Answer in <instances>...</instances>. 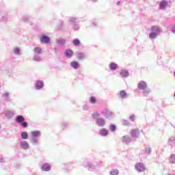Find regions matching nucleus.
Instances as JSON below:
<instances>
[{
    "label": "nucleus",
    "instance_id": "nucleus-43",
    "mask_svg": "<svg viewBox=\"0 0 175 175\" xmlns=\"http://www.w3.org/2000/svg\"><path fill=\"white\" fill-rule=\"evenodd\" d=\"M122 125L128 126V125H129V122H128V120H126L125 119H122Z\"/></svg>",
    "mask_w": 175,
    "mask_h": 175
},
{
    "label": "nucleus",
    "instance_id": "nucleus-2",
    "mask_svg": "<svg viewBox=\"0 0 175 175\" xmlns=\"http://www.w3.org/2000/svg\"><path fill=\"white\" fill-rule=\"evenodd\" d=\"M31 135L32 136L31 139H30V143L33 146H36L39 143V136H40L41 133L39 131H31Z\"/></svg>",
    "mask_w": 175,
    "mask_h": 175
},
{
    "label": "nucleus",
    "instance_id": "nucleus-3",
    "mask_svg": "<svg viewBox=\"0 0 175 175\" xmlns=\"http://www.w3.org/2000/svg\"><path fill=\"white\" fill-rule=\"evenodd\" d=\"M70 25H71L74 31H79L80 29V25H79V21H77V18L70 16L68 20Z\"/></svg>",
    "mask_w": 175,
    "mask_h": 175
},
{
    "label": "nucleus",
    "instance_id": "nucleus-12",
    "mask_svg": "<svg viewBox=\"0 0 175 175\" xmlns=\"http://www.w3.org/2000/svg\"><path fill=\"white\" fill-rule=\"evenodd\" d=\"M41 169L43 172H50L51 170V165L50 163H46L42 164Z\"/></svg>",
    "mask_w": 175,
    "mask_h": 175
},
{
    "label": "nucleus",
    "instance_id": "nucleus-24",
    "mask_svg": "<svg viewBox=\"0 0 175 175\" xmlns=\"http://www.w3.org/2000/svg\"><path fill=\"white\" fill-rule=\"evenodd\" d=\"M121 77L126 78L129 76V72L126 70H122L120 72Z\"/></svg>",
    "mask_w": 175,
    "mask_h": 175
},
{
    "label": "nucleus",
    "instance_id": "nucleus-27",
    "mask_svg": "<svg viewBox=\"0 0 175 175\" xmlns=\"http://www.w3.org/2000/svg\"><path fill=\"white\" fill-rule=\"evenodd\" d=\"M21 137L23 140H27L28 139V133L27 131H23L21 133Z\"/></svg>",
    "mask_w": 175,
    "mask_h": 175
},
{
    "label": "nucleus",
    "instance_id": "nucleus-5",
    "mask_svg": "<svg viewBox=\"0 0 175 175\" xmlns=\"http://www.w3.org/2000/svg\"><path fill=\"white\" fill-rule=\"evenodd\" d=\"M101 114L105 117V118L108 120H111L114 117V113L111 112V111L108 109H105L101 111Z\"/></svg>",
    "mask_w": 175,
    "mask_h": 175
},
{
    "label": "nucleus",
    "instance_id": "nucleus-33",
    "mask_svg": "<svg viewBox=\"0 0 175 175\" xmlns=\"http://www.w3.org/2000/svg\"><path fill=\"white\" fill-rule=\"evenodd\" d=\"M109 130L111 132H116V131H117V126H116L115 124H111L109 125Z\"/></svg>",
    "mask_w": 175,
    "mask_h": 175
},
{
    "label": "nucleus",
    "instance_id": "nucleus-22",
    "mask_svg": "<svg viewBox=\"0 0 175 175\" xmlns=\"http://www.w3.org/2000/svg\"><path fill=\"white\" fill-rule=\"evenodd\" d=\"M56 43L57 46H64V44L66 43V40L64 38H58V39H56Z\"/></svg>",
    "mask_w": 175,
    "mask_h": 175
},
{
    "label": "nucleus",
    "instance_id": "nucleus-42",
    "mask_svg": "<svg viewBox=\"0 0 175 175\" xmlns=\"http://www.w3.org/2000/svg\"><path fill=\"white\" fill-rule=\"evenodd\" d=\"M170 163H175V155L172 154L170 159Z\"/></svg>",
    "mask_w": 175,
    "mask_h": 175
},
{
    "label": "nucleus",
    "instance_id": "nucleus-10",
    "mask_svg": "<svg viewBox=\"0 0 175 175\" xmlns=\"http://www.w3.org/2000/svg\"><path fill=\"white\" fill-rule=\"evenodd\" d=\"M137 88L140 91H143L144 90L147 88V83L144 81H141L137 85Z\"/></svg>",
    "mask_w": 175,
    "mask_h": 175
},
{
    "label": "nucleus",
    "instance_id": "nucleus-6",
    "mask_svg": "<svg viewBox=\"0 0 175 175\" xmlns=\"http://www.w3.org/2000/svg\"><path fill=\"white\" fill-rule=\"evenodd\" d=\"M34 87L35 89L37 90L38 91L43 90L44 87V82H43V81L42 80H37L34 83Z\"/></svg>",
    "mask_w": 175,
    "mask_h": 175
},
{
    "label": "nucleus",
    "instance_id": "nucleus-41",
    "mask_svg": "<svg viewBox=\"0 0 175 175\" xmlns=\"http://www.w3.org/2000/svg\"><path fill=\"white\" fill-rule=\"evenodd\" d=\"M118 173H119L118 170H112L109 172L110 175H118Z\"/></svg>",
    "mask_w": 175,
    "mask_h": 175
},
{
    "label": "nucleus",
    "instance_id": "nucleus-37",
    "mask_svg": "<svg viewBox=\"0 0 175 175\" xmlns=\"http://www.w3.org/2000/svg\"><path fill=\"white\" fill-rule=\"evenodd\" d=\"M22 21H23V23H28V21H29V16L28 15H25L22 17Z\"/></svg>",
    "mask_w": 175,
    "mask_h": 175
},
{
    "label": "nucleus",
    "instance_id": "nucleus-30",
    "mask_svg": "<svg viewBox=\"0 0 175 175\" xmlns=\"http://www.w3.org/2000/svg\"><path fill=\"white\" fill-rule=\"evenodd\" d=\"M151 151H152L151 147L150 146L145 147V154L146 155H151Z\"/></svg>",
    "mask_w": 175,
    "mask_h": 175
},
{
    "label": "nucleus",
    "instance_id": "nucleus-53",
    "mask_svg": "<svg viewBox=\"0 0 175 175\" xmlns=\"http://www.w3.org/2000/svg\"><path fill=\"white\" fill-rule=\"evenodd\" d=\"M93 24L94 25V26L96 25L95 24V23H93Z\"/></svg>",
    "mask_w": 175,
    "mask_h": 175
},
{
    "label": "nucleus",
    "instance_id": "nucleus-11",
    "mask_svg": "<svg viewBox=\"0 0 175 175\" xmlns=\"http://www.w3.org/2000/svg\"><path fill=\"white\" fill-rule=\"evenodd\" d=\"M20 148L22 150H29V144L27 141L20 142Z\"/></svg>",
    "mask_w": 175,
    "mask_h": 175
},
{
    "label": "nucleus",
    "instance_id": "nucleus-31",
    "mask_svg": "<svg viewBox=\"0 0 175 175\" xmlns=\"http://www.w3.org/2000/svg\"><path fill=\"white\" fill-rule=\"evenodd\" d=\"M13 52L15 54V55H20V53H21V49L18 47H16L13 49Z\"/></svg>",
    "mask_w": 175,
    "mask_h": 175
},
{
    "label": "nucleus",
    "instance_id": "nucleus-8",
    "mask_svg": "<svg viewBox=\"0 0 175 175\" xmlns=\"http://www.w3.org/2000/svg\"><path fill=\"white\" fill-rule=\"evenodd\" d=\"M40 42L41 43L48 44V43H50V42H51V40L50 39V37L46 36V34H42L40 38Z\"/></svg>",
    "mask_w": 175,
    "mask_h": 175
},
{
    "label": "nucleus",
    "instance_id": "nucleus-23",
    "mask_svg": "<svg viewBox=\"0 0 175 175\" xmlns=\"http://www.w3.org/2000/svg\"><path fill=\"white\" fill-rule=\"evenodd\" d=\"M131 135L132 137H135L137 139V137H139V135H140V133H139V130L134 129L131 131Z\"/></svg>",
    "mask_w": 175,
    "mask_h": 175
},
{
    "label": "nucleus",
    "instance_id": "nucleus-20",
    "mask_svg": "<svg viewBox=\"0 0 175 175\" xmlns=\"http://www.w3.org/2000/svg\"><path fill=\"white\" fill-rule=\"evenodd\" d=\"M99 135L103 137H106L109 135V131L106 129H102L99 131Z\"/></svg>",
    "mask_w": 175,
    "mask_h": 175
},
{
    "label": "nucleus",
    "instance_id": "nucleus-25",
    "mask_svg": "<svg viewBox=\"0 0 175 175\" xmlns=\"http://www.w3.org/2000/svg\"><path fill=\"white\" fill-rule=\"evenodd\" d=\"M120 98L126 99L128 98V94L126 93V92H125V90H122L120 92Z\"/></svg>",
    "mask_w": 175,
    "mask_h": 175
},
{
    "label": "nucleus",
    "instance_id": "nucleus-18",
    "mask_svg": "<svg viewBox=\"0 0 175 175\" xmlns=\"http://www.w3.org/2000/svg\"><path fill=\"white\" fill-rule=\"evenodd\" d=\"M167 6V1L163 0L159 3V9L163 10L164 9H166Z\"/></svg>",
    "mask_w": 175,
    "mask_h": 175
},
{
    "label": "nucleus",
    "instance_id": "nucleus-29",
    "mask_svg": "<svg viewBox=\"0 0 175 175\" xmlns=\"http://www.w3.org/2000/svg\"><path fill=\"white\" fill-rule=\"evenodd\" d=\"M33 60L36 61V62H40V61H42V58L39 55L34 54Z\"/></svg>",
    "mask_w": 175,
    "mask_h": 175
},
{
    "label": "nucleus",
    "instance_id": "nucleus-13",
    "mask_svg": "<svg viewBox=\"0 0 175 175\" xmlns=\"http://www.w3.org/2000/svg\"><path fill=\"white\" fill-rule=\"evenodd\" d=\"M64 56L66 58H72L73 57V51L70 49H67L64 51Z\"/></svg>",
    "mask_w": 175,
    "mask_h": 175
},
{
    "label": "nucleus",
    "instance_id": "nucleus-47",
    "mask_svg": "<svg viewBox=\"0 0 175 175\" xmlns=\"http://www.w3.org/2000/svg\"><path fill=\"white\" fill-rule=\"evenodd\" d=\"M139 156L141 157V158H146V157H147V156L144 155V154H143V153H141L139 154Z\"/></svg>",
    "mask_w": 175,
    "mask_h": 175
},
{
    "label": "nucleus",
    "instance_id": "nucleus-39",
    "mask_svg": "<svg viewBox=\"0 0 175 175\" xmlns=\"http://www.w3.org/2000/svg\"><path fill=\"white\" fill-rule=\"evenodd\" d=\"M90 102L92 105H95V103H96V98H95V96H90Z\"/></svg>",
    "mask_w": 175,
    "mask_h": 175
},
{
    "label": "nucleus",
    "instance_id": "nucleus-45",
    "mask_svg": "<svg viewBox=\"0 0 175 175\" xmlns=\"http://www.w3.org/2000/svg\"><path fill=\"white\" fill-rule=\"evenodd\" d=\"M129 119L131 121H135V115L130 116Z\"/></svg>",
    "mask_w": 175,
    "mask_h": 175
},
{
    "label": "nucleus",
    "instance_id": "nucleus-32",
    "mask_svg": "<svg viewBox=\"0 0 175 175\" xmlns=\"http://www.w3.org/2000/svg\"><path fill=\"white\" fill-rule=\"evenodd\" d=\"M9 20V16L4 15L2 16V18L0 19V21H3V23H8Z\"/></svg>",
    "mask_w": 175,
    "mask_h": 175
},
{
    "label": "nucleus",
    "instance_id": "nucleus-26",
    "mask_svg": "<svg viewBox=\"0 0 175 175\" xmlns=\"http://www.w3.org/2000/svg\"><path fill=\"white\" fill-rule=\"evenodd\" d=\"M5 116L7 118H13V117H14V112L8 111L5 113Z\"/></svg>",
    "mask_w": 175,
    "mask_h": 175
},
{
    "label": "nucleus",
    "instance_id": "nucleus-1",
    "mask_svg": "<svg viewBox=\"0 0 175 175\" xmlns=\"http://www.w3.org/2000/svg\"><path fill=\"white\" fill-rule=\"evenodd\" d=\"M81 165L83 167H88L90 172L95 170V169H96V167L99 166V164H98V162H96V160L95 159H86L83 160Z\"/></svg>",
    "mask_w": 175,
    "mask_h": 175
},
{
    "label": "nucleus",
    "instance_id": "nucleus-48",
    "mask_svg": "<svg viewBox=\"0 0 175 175\" xmlns=\"http://www.w3.org/2000/svg\"><path fill=\"white\" fill-rule=\"evenodd\" d=\"M171 31H172V33H175V25H174V27H172Z\"/></svg>",
    "mask_w": 175,
    "mask_h": 175
},
{
    "label": "nucleus",
    "instance_id": "nucleus-52",
    "mask_svg": "<svg viewBox=\"0 0 175 175\" xmlns=\"http://www.w3.org/2000/svg\"><path fill=\"white\" fill-rule=\"evenodd\" d=\"M61 25H64V22H62V23H61Z\"/></svg>",
    "mask_w": 175,
    "mask_h": 175
},
{
    "label": "nucleus",
    "instance_id": "nucleus-4",
    "mask_svg": "<svg viewBox=\"0 0 175 175\" xmlns=\"http://www.w3.org/2000/svg\"><path fill=\"white\" fill-rule=\"evenodd\" d=\"M15 122L20 124L22 128H28V122H25V118L23 115L16 116Z\"/></svg>",
    "mask_w": 175,
    "mask_h": 175
},
{
    "label": "nucleus",
    "instance_id": "nucleus-36",
    "mask_svg": "<svg viewBox=\"0 0 175 175\" xmlns=\"http://www.w3.org/2000/svg\"><path fill=\"white\" fill-rule=\"evenodd\" d=\"M168 144L170 146H172V144H175V137H172L168 139Z\"/></svg>",
    "mask_w": 175,
    "mask_h": 175
},
{
    "label": "nucleus",
    "instance_id": "nucleus-54",
    "mask_svg": "<svg viewBox=\"0 0 175 175\" xmlns=\"http://www.w3.org/2000/svg\"><path fill=\"white\" fill-rule=\"evenodd\" d=\"M59 29H62V28L60 27Z\"/></svg>",
    "mask_w": 175,
    "mask_h": 175
},
{
    "label": "nucleus",
    "instance_id": "nucleus-21",
    "mask_svg": "<svg viewBox=\"0 0 175 175\" xmlns=\"http://www.w3.org/2000/svg\"><path fill=\"white\" fill-rule=\"evenodd\" d=\"M131 142H132L131 137L125 135L122 137V142L124 143V144H129Z\"/></svg>",
    "mask_w": 175,
    "mask_h": 175
},
{
    "label": "nucleus",
    "instance_id": "nucleus-34",
    "mask_svg": "<svg viewBox=\"0 0 175 175\" xmlns=\"http://www.w3.org/2000/svg\"><path fill=\"white\" fill-rule=\"evenodd\" d=\"M42 49L39 47H36L34 49V54H42Z\"/></svg>",
    "mask_w": 175,
    "mask_h": 175
},
{
    "label": "nucleus",
    "instance_id": "nucleus-40",
    "mask_svg": "<svg viewBox=\"0 0 175 175\" xmlns=\"http://www.w3.org/2000/svg\"><path fill=\"white\" fill-rule=\"evenodd\" d=\"M100 114L98 112H94L93 113H92V117L94 120H96V118H98V117H99Z\"/></svg>",
    "mask_w": 175,
    "mask_h": 175
},
{
    "label": "nucleus",
    "instance_id": "nucleus-49",
    "mask_svg": "<svg viewBox=\"0 0 175 175\" xmlns=\"http://www.w3.org/2000/svg\"><path fill=\"white\" fill-rule=\"evenodd\" d=\"M0 162L1 163H3V158L2 157V156H0Z\"/></svg>",
    "mask_w": 175,
    "mask_h": 175
},
{
    "label": "nucleus",
    "instance_id": "nucleus-51",
    "mask_svg": "<svg viewBox=\"0 0 175 175\" xmlns=\"http://www.w3.org/2000/svg\"><path fill=\"white\" fill-rule=\"evenodd\" d=\"M92 2H96V1H98V0H92Z\"/></svg>",
    "mask_w": 175,
    "mask_h": 175
},
{
    "label": "nucleus",
    "instance_id": "nucleus-16",
    "mask_svg": "<svg viewBox=\"0 0 175 175\" xmlns=\"http://www.w3.org/2000/svg\"><path fill=\"white\" fill-rule=\"evenodd\" d=\"M77 58L79 61H83L87 58V55L84 53L79 52L77 53Z\"/></svg>",
    "mask_w": 175,
    "mask_h": 175
},
{
    "label": "nucleus",
    "instance_id": "nucleus-17",
    "mask_svg": "<svg viewBox=\"0 0 175 175\" xmlns=\"http://www.w3.org/2000/svg\"><path fill=\"white\" fill-rule=\"evenodd\" d=\"M109 68L112 71L117 70V69H118V64L116 62H111L109 65Z\"/></svg>",
    "mask_w": 175,
    "mask_h": 175
},
{
    "label": "nucleus",
    "instance_id": "nucleus-9",
    "mask_svg": "<svg viewBox=\"0 0 175 175\" xmlns=\"http://www.w3.org/2000/svg\"><path fill=\"white\" fill-rule=\"evenodd\" d=\"M135 168L137 172H144L146 170V166L142 163H137L135 165Z\"/></svg>",
    "mask_w": 175,
    "mask_h": 175
},
{
    "label": "nucleus",
    "instance_id": "nucleus-14",
    "mask_svg": "<svg viewBox=\"0 0 175 175\" xmlns=\"http://www.w3.org/2000/svg\"><path fill=\"white\" fill-rule=\"evenodd\" d=\"M70 67L75 70H77L80 68V63L77 61H72L70 62Z\"/></svg>",
    "mask_w": 175,
    "mask_h": 175
},
{
    "label": "nucleus",
    "instance_id": "nucleus-7",
    "mask_svg": "<svg viewBox=\"0 0 175 175\" xmlns=\"http://www.w3.org/2000/svg\"><path fill=\"white\" fill-rule=\"evenodd\" d=\"M96 124L97 126H99L100 128H103V126L106 125V120H105L103 118H96Z\"/></svg>",
    "mask_w": 175,
    "mask_h": 175
},
{
    "label": "nucleus",
    "instance_id": "nucleus-38",
    "mask_svg": "<svg viewBox=\"0 0 175 175\" xmlns=\"http://www.w3.org/2000/svg\"><path fill=\"white\" fill-rule=\"evenodd\" d=\"M74 46H80V40L75 38L72 40Z\"/></svg>",
    "mask_w": 175,
    "mask_h": 175
},
{
    "label": "nucleus",
    "instance_id": "nucleus-15",
    "mask_svg": "<svg viewBox=\"0 0 175 175\" xmlns=\"http://www.w3.org/2000/svg\"><path fill=\"white\" fill-rule=\"evenodd\" d=\"M1 96L5 102H10V93L8 92H4Z\"/></svg>",
    "mask_w": 175,
    "mask_h": 175
},
{
    "label": "nucleus",
    "instance_id": "nucleus-46",
    "mask_svg": "<svg viewBox=\"0 0 175 175\" xmlns=\"http://www.w3.org/2000/svg\"><path fill=\"white\" fill-rule=\"evenodd\" d=\"M83 110H88V105H87V104H85V105L83 106Z\"/></svg>",
    "mask_w": 175,
    "mask_h": 175
},
{
    "label": "nucleus",
    "instance_id": "nucleus-28",
    "mask_svg": "<svg viewBox=\"0 0 175 175\" xmlns=\"http://www.w3.org/2000/svg\"><path fill=\"white\" fill-rule=\"evenodd\" d=\"M150 39H157L158 38V34L156 33H154L153 31H151L149 34Z\"/></svg>",
    "mask_w": 175,
    "mask_h": 175
},
{
    "label": "nucleus",
    "instance_id": "nucleus-19",
    "mask_svg": "<svg viewBox=\"0 0 175 175\" xmlns=\"http://www.w3.org/2000/svg\"><path fill=\"white\" fill-rule=\"evenodd\" d=\"M151 32H154V33L159 35V33H161V27L158 26H152L151 27Z\"/></svg>",
    "mask_w": 175,
    "mask_h": 175
},
{
    "label": "nucleus",
    "instance_id": "nucleus-35",
    "mask_svg": "<svg viewBox=\"0 0 175 175\" xmlns=\"http://www.w3.org/2000/svg\"><path fill=\"white\" fill-rule=\"evenodd\" d=\"M142 91H143L144 96H147V95H148V94L151 92V90H150V89L147 88Z\"/></svg>",
    "mask_w": 175,
    "mask_h": 175
},
{
    "label": "nucleus",
    "instance_id": "nucleus-44",
    "mask_svg": "<svg viewBox=\"0 0 175 175\" xmlns=\"http://www.w3.org/2000/svg\"><path fill=\"white\" fill-rule=\"evenodd\" d=\"M62 129H65V128H66V126H68V123H62Z\"/></svg>",
    "mask_w": 175,
    "mask_h": 175
},
{
    "label": "nucleus",
    "instance_id": "nucleus-50",
    "mask_svg": "<svg viewBox=\"0 0 175 175\" xmlns=\"http://www.w3.org/2000/svg\"><path fill=\"white\" fill-rule=\"evenodd\" d=\"M121 3V1H118L117 5H120Z\"/></svg>",
    "mask_w": 175,
    "mask_h": 175
}]
</instances>
